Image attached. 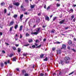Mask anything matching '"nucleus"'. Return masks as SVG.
Listing matches in <instances>:
<instances>
[{"instance_id": "nucleus-32", "label": "nucleus", "mask_w": 76, "mask_h": 76, "mask_svg": "<svg viewBox=\"0 0 76 76\" xmlns=\"http://www.w3.org/2000/svg\"><path fill=\"white\" fill-rule=\"evenodd\" d=\"M54 44H60V42H56L55 43H54Z\"/></svg>"}, {"instance_id": "nucleus-25", "label": "nucleus", "mask_w": 76, "mask_h": 76, "mask_svg": "<svg viewBox=\"0 0 76 76\" xmlns=\"http://www.w3.org/2000/svg\"><path fill=\"white\" fill-rule=\"evenodd\" d=\"M13 28V26H12L10 28V31H12V28Z\"/></svg>"}, {"instance_id": "nucleus-59", "label": "nucleus", "mask_w": 76, "mask_h": 76, "mask_svg": "<svg viewBox=\"0 0 76 76\" xmlns=\"http://www.w3.org/2000/svg\"><path fill=\"white\" fill-rule=\"evenodd\" d=\"M45 76H47V74L46 73H45Z\"/></svg>"}, {"instance_id": "nucleus-45", "label": "nucleus", "mask_w": 76, "mask_h": 76, "mask_svg": "<svg viewBox=\"0 0 76 76\" xmlns=\"http://www.w3.org/2000/svg\"><path fill=\"white\" fill-rule=\"evenodd\" d=\"M24 75L25 76H28V75L27 73H26Z\"/></svg>"}, {"instance_id": "nucleus-6", "label": "nucleus", "mask_w": 76, "mask_h": 76, "mask_svg": "<svg viewBox=\"0 0 76 76\" xmlns=\"http://www.w3.org/2000/svg\"><path fill=\"white\" fill-rule=\"evenodd\" d=\"M62 48H64V49H65L66 47V46L65 44H63L62 45Z\"/></svg>"}, {"instance_id": "nucleus-17", "label": "nucleus", "mask_w": 76, "mask_h": 76, "mask_svg": "<svg viewBox=\"0 0 76 76\" xmlns=\"http://www.w3.org/2000/svg\"><path fill=\"white\" fill-rule=\"evenodd\" d=\"M69 12L71 13H73V9H72L71 10H70Z\"/></svg>"}, {"instance_id": "nucleus-7", "label": "nucleus", "mask_w": 76, "mask_h": 76, "mask_svg": "<svg viewBox=\"0 0 76 76\" xmlns=\"http://www.w3.org/2000/svg\"><path fill=\"white\" fill-rule=\"evenodd\" d=\"M15 23V22L13 21H11L10 22V26L12 25H13V23Z\"/></svg>"}, {"instance_id": "nucleus-24", "label": "nucleus", "mask_w": 76, "mask_h": 76, "mask_svg": "<svg viewBox=\"0 0 76 76\" xmlns=\"http://www.w3.org/2000/svg\"><path fill=\"white\" fill-rule=\"evenodd\" d=\"M21 51V49H20V48H18V52H20V51Z\"/></svg>"}, {"instance_id": "nucleus-54", "label": "nucleus", "mask_w": 76, "mask_h": 76, "mask_svg": "<svg viewBox=\"0 0 76 76\" xmlns=\"http://www.w3.org/2000/svg\"><path fill=\"white\" fill-rule=\"evenodd\" d=\"M44 8H45V9H46V5H44Z\"/></svg>"}, {"instance_id": "nucleus-22", "label": "nucleus", "mask_w": 76, "mask_h": 76, "mask_svg": "<svg viewBox=\"0 0 76 76\" xmlns=\"http://www.w3.org/2000/svg\"><path fill=\"white\" fill-rule=\"evenodd\" d=\"M27 53H23V55L24 56H26L27 55Z\"/></svg>"}, {"instance_id": "nucleus-29", "label": "nucleus", "mask_w": 76, "mask_h": 76, "mask_svg": "<svg viewBox=\"0 0 76 76\" xmlns=\"http://www.w3.org/2000/svg\"><path fill=\"white\" fill-rule=\"evenodd\" d=\"M13 56V54H11L10 55H9V57H12V56Z\"/></svg>"}, {"instance_id": "nucleus-12", "label": "nucleus", "mask_w": 76, "mask_h": 76, "mask_svg": "<svg viewBox=\"0 0 76 76\" xmlns=\"http://www.w3.org/2000/svg\"><path fill=\"white\" fill-rule=\"evenodd\" d=\"M43 57H44V54H42L40 55V58H43Z\"/></svg>"}, {"instance_id": "nucleus-56", "label": "nucleus", "mask_w": 76, "mask_h": 76, "mask_svg": "<svg viewBox=\"0 0 76 76\" xmlns=\"http://www.w3.org/2000/svg\"><path fill=\"white\" fill-rule=\"evenodd\" d=\"M35 67V64H33V68L34 69V67Z\"/></svg>"}, {"instance_id": "nucleus-49", "label": "nucleus", "mask_w": 76, "mask_h": 76, "mask_svg": "<svg viewBox=\"0 0 76 76\" xmlns=\"http://www.w3.org/2000/svg\"><path fill=\"white\" fill-rule=\"evenodd\" d=\"M46 26H44V25H43L42 26V28H45V27H46Z\"/></svg>"}, {"instance_id": "nucleus-9", "label": "nucleus", "mask_w": 76, "mask_h": 76, "mask_svg": "<svg viewBox=\"0 0 76 76\" xmlns=\"http://www.w3.org/2000/svg\"><path fill=\"white\" fill-rule=\"evenodd\" d=\"M64 20H62L59 22V23H60L61 24H62V23H63L64 22Z\"/></svg>"}, {"instance_id": "nucleus-8", "label": "nucleus", "mask_w": 76, "mask_h": 76, "mask_svg": "<svg viewBox=\"0 0 76 76\" xmlns=\"http://www.w3.org/2000/svg\"><path fill=\"white\" fill-rule=\"evenodd\" d=\"M61 63L62 65H63L64 63V62L63 60H61Z\"/></svg>"}, {"instance_id": "nucleus-36", "label": "nucleus", "mask_w": 76, "mask_h": 76, "mask_svg": "<svg viewBox=\"0 0 76 76\" xmlns=\"http://www.w3.org/2000/svg\"><path fill=\"white\" fill-rule=\"evenodd\" d=\"M51 32L52 33H54V32H55V30L54 29H53L52 30H51Z\"/></svg>"}, {"instance_id": "nucleus-57", "label": "nucleus", "mask_w": 76, "mask_h": 76, "mask_svg": "<svg viewBox=\"0 0 76 76\" xmlns=\"http://www.w3.org/2000/svg\"><path fill=\"white\" fill-rule=\"evenodd\" d=\"M21 8L22 9H23L24 8L23 7V6H21Z\"/></svg>"}, {"instance_id": "nucleus-44", "label": "nucleus", "mask_w": 76, "mask_h": 76, "mask_svg": "<svg viewBox=\"0 0 76 76\" xmlns=\"http://www.w3.org/2000/svg\"><path fill=\"white\" fill-rule=\"evenodd\" d=\"M40 75L41 76H43L44 75V74L42 73L40 74Z\"/></svg>"}, {"instance_id": "nucleus-64", "label": "nucleus", "mask_w": 76, "mask_h": 76, "mask_svg": "<svg viewBox=\"0 0 76 76\" xmlns=\"http://www.w3.org/2000/svg\"><path fill=\"white\" fill-rule=\"evenodd\" d=\"M38 42V40H37L36 41V42Z\"/></svg>"}, {"instance_id": "nucleus-62", "label": "nucleus", "mask_w": 76, "mask_h": 76, "mask_svg": "<svg viewBox=\"0 0 76 76\" xmlns=\"http://www.w3.org/2000/svg\"><path fill=\"white\" fill-rule=\"evenodd\" d=\"M15 46H16V47H18V46H19V45L16 44Z\"/></svg>"}, {"instance_id": "nucleus-61", "label": "nucleus", "mask_w": 76, "mask_h": 76, "mask_svg": "<svg viewBox=\"0 0 76 76\" xmlns=\"http://www.w3.org/2000/svg\"><path fill=\"white\" fill-rule=\"evenodd\" d=\"M25 1L27 3H28V0H25Z\"/></svg>"}, {"instance_id": "nucleus-3", "label": "nucleus", "mask_w": 76, "mask_h": 76, "mask_svg": "<svg viewBox=\"0 0 76 76\" xmlns=\"http://www.w3.org/2000/svg\"><path fill=\"white\" fill-rule=\"evenodd\" d=\"M39 30H40V28H38L35 29V31L36 32H35V33H36V35H37V34H38V33H39Z\"/></svg>"}, {"instance_id": "nucleus-2", "label": "nucleus", "mask_w": 76, "mask_h": 76, "mask_svg": "<svg viewBox=\"0 0 76 76\" xmlns=\"http://www.w3.org/2000/svg\"><path fill=\"white\" fill-rule=\"evenodd\" d=\"M13 4L15 6H18L19 5V2H16L15 1L13 2Z\"/></svg>"}, {"instance_id": "nucleus-19", "label": "nucleus", "mask_w": 76, "mask_h": 76, "mask_svg": "<svg viewBox=\"0 0 76 76\" xmlns=\"http://www.w3.org/2000/svg\"><path fill=\"white\" fill-rule=\"evenodd\" d=\"M57 17H55L53 18V21H54L55 20L57 19Z\"/></svg>"}, {"instance_id": "nucleus-47", "label": "nucleus", "mask_w": 76, "mask_h": 76, "mask_svg": "<svg viewBox=\"0 0 76 76\" xmlns=\"http://www.w3.org/2000/svg\"><path fill=\"white\" fill-rule=\"evenodd\" d=\"M20 38H22L23 37L22 36V35L21 34H20Z\"/></svg>"}, {"instance_id": "nucleus-41", "label": "nucleus", "mask_w": 76, "mask_h": 76, "mask_svg": "<svg viewBox=\"0 0 76 76\" xmlns=\"http://www.w3.org/2000/svg\"><path fill=\"white\" fill-rule=\"evenodd\" d=\"M32 48H35V45H33L32 46Z\"/></svg>"}, {"instance_id": "nucleus-52", "label": "nucleus", "mask_w": 76, "mask_h": 76, "mask_svg": "<svg viewBox=\"0 0 76 76\" xmlns=\"http://www.w3.org/2000/svg\"><path fill=\"white\" fill-rule=\"evenodd\" d=\"M29 19V18H27L26 19L25 22H27V20H28V19Z\"/></svg>"}, {"instance_id": "nucleus-63", "label": "nucleus", "mask_w": 76, "mask_h": 76, "mask_svg": "<svg viewBox=\"0 0 76 76\" xmlns=\"http://www.w3.org/2000/svg\"><path fill=\"white\" fill-rule=\"evenodd\" d=\"M74 40L75 41H76V38H74Z\"/></svg>"}, {"instance_id": "nucleus-46", "label": "nucleus", "mask_w": 76, "mask_h": 76, "mask_svg": "<svg viewBox=\"0 0 76 76\" xmlns=\"http://www.w3.org/2000/svg\"><path fill=\"white\" fill-rule=\"evenodd\" d=\"M12 48L14 50H16V48L15 47H12Z\"/></svg>"}, {"instance_id": "nucleus-10", "label": "nucleus", "mask_w": 76, "mask_h": 76, "mask_svg": "<svg viewBox=\"0 0 76 76\" xmlns=\"http://www.w3.org/2000/svg\"><path fill=\"white\" fill-rule=\"evenodd\" d=\"M18 27V24H15V26L14 27V28L15 29H17V28Z\"/></svg>"}, {"instance_id": "nucleus-11", "label": "nucleus", "mask_w": 76, "mask_h": 76, "mask_svg": "<svg viewBox=\"0 0 76 76\" xmlns=\"http://www.w3.org/2000/svg\"><path fill=\"white\" fill-rule=\"evenodd\" d=\"M56 48L55 47H53L52 48V51H54L55 50H56Z\"/></svg>"}, {"instance_id": "nucleus-13", "label": "nucleus", "mask_w": 76, "mask_h": 76, "mask_svg": "<svg viewBox=\"0 0 76 76\" xmlns=\"http://www.w3.org/2000/svg\"><path fill=\"white\" fill-rule=\"evenodd\" d=\"M30 36V35H29V34L28 33H26V37H29Z\"/></svg>"}, {"instance_id": "nucleus-48", "label": "nucleus", "mask_w": 76, "mask_h": 76, "mask_svg": "<svg viewBox=\"0 0 76 76\" xmlns=\"http://www.w3.org/2000/svg\"><path fill=\"white\" fill-rule=\"evenodd\" d=\"M69 27H68L65 28V29H69Z\"/></svg>"}, {"instance_id": "nucleus-4", "label": "nucleus", "mask_w": 76, "mask_h": 76, "mask_svg": "<svg viewBox=\"0 0 76 76\" xmlns=\"http://www.w3.org/2000/svg\"><path fill=\"white\" fill-rule=\"evenodd\" d=\"M56 52L58 54H60L61 53V50L59 49L56 50Z\"/></svg>"}, {"instance_id": "nucleus-34", "label": "nucleus", "mask_w": 76, "mask_h": 76, "mask_svg": "<svg viewBox=\"0 0 76 76\" xmlns=\"http://www.w3.org/2000/svg\"><path fill=\"white\" fill-rule=\"evenodd\" d=\"M50 7L48 6L47 8V10H49V9H50Z\"/></svg>"}, {"instance_id": "nucleus-23", "label": "nucleus", "mask_w": 76, "mask_h": 76, "mask_svg": "<svg viewBox=\"0 0 76 76\" xmlns=\"http://www.w3.org/2000/svg\"><path fill=\"white\" fill-rule=\"evenodd\" d=\"M41 47V45H39L37 46L36 47V48H40Z\"/></svg>"}, {"instance_id": "nucleus-58", "label": "nucleus", "mask_w": 76, "mask_h": 76, "mask_svg": "<svg viewBox=\"0 0 76 76\" xmlns=\"http://www.w3.org/2000/svg\"><path fill=\"white\" fill-rule=\"evenodd\" d=\"M0 35H3V33H1V32H0Z\"/></svg>"}, {"instance_id": "nucleus-39", "label": "nucleus", "mask_w": 76, "mask_h": 76, "mask_svg": "<svg viewBox=\"0 0 76 76\" xmlns=\"http://www.w3.org/2000/svg\"><path fill=\"white\" fill-rule=\"evenodd\" d=\"M23 11H25L26 10V8H24L23 9H22Z\"/></svg>"}, {"instance_id": "nucleus-26", "label": "nucleus", "mask_w": 76, "mask_h": 76, "mask_svg": "<svg viewBox=\"0 0 76 76\" xmlns=\"http://www.w3.org/2000/svg\"><path fill=\"white\" fill-rule=\"evenodd\" d=\"M38 20H37V23H39V22H40V19H38Z\"/></svg>"}, {"instance_id": "nucleus-16", "label": "nucleus", "mask_w": 76, "mask_h": 76, "mask_svg": "<svg viewBox=\"0 0 76 76\" xmlns=\"http://www.w3.org/2000/svg\"><path fill=\"white\" fill-rule=\"evenodd\" d=\"M28 41L29 42H32L33 40L32 39H30L28 40Z\"/></svg>"}, {"instance_id": "nucleus-27", "label": "nucleus", "mask_w": 76, "mask_h": 76, "mask_svg": "<svg viewBox=\"0 0 76 76\" xmlns=\"http://www.w3.org/2000/svg\"><path fill=\"white\" fill-rule=\"evenodd\" d=\"M4 4H5V3H4V2H3L1 3V6H3V5H4Z\"/></svg>"}, {"instance_id": "nucleus-51", "label": "nucleus", "mask_w": 76, "mask_h": 76, "mask_svg": "<svg viewBox=\"0 0 76 76\" xmlns=\"http://www.w3.org/2000/svg\"><path fill=\"white\" fill-rule=\"evenodd\" d=\"M72 51H74V52H76V50L74 49H73L72 50Z\"/></svg>"}, {"instance_id": "nucleus-53", "label": "nucleus", "mask_w": 76, "mask_h": 76, "mask_svg": "<svg viewBox=\"0 0 76 76\" xmlns=\"http://www.w3.org/2000/svg\"><path fill=\"white\" fill-rule=\"evenodd\" d=\"M29 45V44L26 45H24V46H25L26 47H27V46H28Z\"/></svg>"}, {"instance_id": "nucleus-38", "label": "nucleus", "mask_w": 76, "mask_h": 76, "mask_svg": "<svg viewBox=\"0 0 76 76\" xmlns=\"http://www.w3.org/2000/svg\"><path fill=\"white\" fill-rule=\"evenodd\" d=\"M22 72L23 73H26V71L25 70H23L22 71Z\"/></svg>"}, {"instance_id": "nucleus-14", "label": "nucleus", "mask_w": 76, "mask_h": 76, "mask_svg": "<svg viewBox=\"0 0 76 76\" xmlns=\"http://www.w3.org/2000/svg\"><path fill=\"white\" fill-rule=\"evenodd\" d=\"M23 17V15L22 14L20 16V20H22V18Z\"/></svg>"}, {"instance_id": "nucleus-21", "label": "nucleus", "mask_w": 76, "mask_h": 76, "mask_svg": "<svg viewBox=\"0 0 76 76\" xmlns=\"http://www.w3.org/2000/svg\"><path fill=\"white\" fill-rule=\"evenodd\" d=\"M16 57H14L13 58L12 61H16Z\"/></svg>"}, {"instance_id": "nucleus-31", "label": "nucleus", "mask_w": 76, "mask_h": 76, "mask_svg": "<svg viewBox=\"0 0 76 76\" xmlns=\"http://www.w3.org/2000/svg\"><path fill=\"white\" fill-rule=\"evenodd\" d=\"M4 13H6V12H7V10L6 9H4Z\"/></svg>"}, {"instance_id": "nucleus-60", "label": "nucleus", "mask_w": 76, "mask_h": 76, "mask_svg": "<svg viewBox=\"0 0 76 76\" xmlns=\"http://www.w3.org/2000/svg\"><path fill=\"white\" fill-rule=\"evenodd\" d=\"M24 14L25 15H28V12H26L25 13H24Z\"/></svg>"}, {"instance_id": "nucleus-5", "label": "nucleus", "mask_w": 76, "mask_h": 76, "mask_svg": "<svg viewBox=\"0 0 76 76\" xmlns=\"http://www.w3.org/2000/svg\"><path fill=\"white\" fill-rule=\"evenodd\" d=\"M45 20H48V21H49V20H50L49 17L48 16H45Z\"/></svg>"}, {"instance_id": "nucleus-15", "label": "nucleus", "mask_w": 76, "mask_h": 76, "mask_svg": "<svg viewBox=\"0 0 76 76\" xmlns=\"http://www.w3.org/2000/svg\"><path fill=\"white\" fill-rule=\"evenodd\" d=\"M68 43L69 44H71L72 43V41L71 40H69V41H68Z\"/></svg>"}, {"instance_id": "nucleus-20", "label": "nucleus", "mask_w": 76, "mask_h": 76, "mask_svg": "<svg viewBox=\"0 0 76 76\" xmlns=\"http://www.w3.org/2000/svg\"><path fill=\"white\" fill-rule=\"evenodd\" d=\"M22 27H23L22 26H20V29H19L20 31H22Z\"/></svg>"}, {"instance_id": "nucleus-37", "label": "nucleus", "mask_w": 76, "mask_h": 76, "mask_svg": "<svg viewBox=\"0 0 76 76\" xmlns=\"http://www.w3.org/2000/svg\"><path fill=\"white\" fill-rule=\"evenodd\" d=\"M74 73V72H71V73H70V74H69V75H72V74H73V73Z\"/></svg>"}, {"instance_id": "nucleus-28", "label": "nucleus", "mask_w": 76, "mask_h": 76, "mask_svg": "<svg viewBox=\"0 0 76 76\" xmlns=\"http://www.w3.org/2000/svg\"><path fill=\"white\" fill-rule=\"evenodd\" d=\"M17 17H18V15H14L13 16V17H14V18H17Z\"/></svg>"}, {"instance_id": "nucleus-1", "label": "nucleus", "mask_w": 76, "mask_h": 76, "mask_svg": "<svg viewBox=\"0 0 76 76\" xmlns=\"http://www.w3.org/2000/svg\"><path fill=\"white\" fill-rule=\"evenodd\" d=\"M70 59L69 57H65L64 58L65 63H69Z\"/></svg>"}, {"instance_id": "nucleus-30", "label": "nucleus", "mask_w": 76, "mask_h": 76, "mask_svg": "<svg viewBox=\"0 0 76 76\" xmlns=\"http://www.w3.org/2000/svg\"><path fill=\"white\" fill-rule=\"evenodd\" d=\"M31 34L32 35H33V34H34V35H37V34H36V33H35V32H34V33H33V32H32L31 33Z\"/></svg>"}, {"instance_id": "nucleus-35", "label": "nucleus", "mask_w": 76, "mask_h": 76, "mask_svg": "<svg viewBox=\"0 0 76 76\" xmlns=\"http://www.w3.org/2000/svg\"><path fill=\"white\" fill-rule=\"evenodd\" d=\"M56 5H57V7H59L60 6V4H57Z\"/></svg>"}, {"instance_id": "nucleus-50", "label": "nucleus", "mask_w": 76, "mask_h": 76, "mask_svg": "<svg viewBox=\"0 0 76 76\" xmlns=\"http://www.w3.org/2000/svg\"><path fill=\"white\" fill-rule=\"evenodd\" d=\"M76 18H75L74 19H73V21L74 22H75V20H76Z\"/></svg>"}, {"instance_id": "nucleus-18", "label": "nucleus", "mask_w": 76, "mask_h": 76, "mask_svg": "<svg viewBox=\"0 0 76 76\" xmlns=\"http://www.w3.org/2000/svg\"><path fill=\"white\" fill-rule=\"evenodd\" d=\"M31 9H33L35 7V6L34 5H31Z\"/></svg>"}, {"instance_id": "nucleus-33", "label": "nucleus", "mask_w": 76, "mask_h": 76, "mask_svg": "<svg viewBox=\"0 0 76 76\" xmlns=\"http://www.w3.org/2000/svg\"><path fill=\"white\" fill-rule=\"evenodd\" d=\"M48 60V58H45L43 60L44 61H47Z\"/></svg>"}, {"instance_id": "nucleus-40", "label": "nucleus", "mask_w": 76, "mask_h": 76, "mask_svg": "<svg viewBox=\"0 0 76 76\" xmlns=\"http://www.w3.org/2000/svg\"><path fill=\"white\" fill-rule=\"evenodd\" d=\"M1 67H3V66H4L3 63H1Z\"/></svg>"}, {"instance_id": "nucleus-42", "label": "nucleus", "mask_w": 76, "mask_h": 76, "mask_svg": "<svg viewBox=\"0 0 76 76\" xmlns=\"http://www.w3.org/2000/svg\"><path fill=\"white\" fill-rule=\"evenodd\" d=\"M75 16H74V15H73L72 16H71V18L72 19H73V18H74Z\"/></svg>"}, {"instance_id": "nucleus-43", "label": "nucleus", "mask_w": 76, "mask_h": 76, "mask_svg": "<svg viewBox=\"0 0 76 76\" xmlns=\"http://www.w3.org/2000/svg\"><path fill=\"white\" fill-rule=\"evenodd\" d=\"M59 75H62V73L61 72H59Z\"/></svg>"}, {"instance_id": "nucleus-55", "label": "nucleus", "mask_w": 76, "mask_h": 76, "mask_svg": "<svg viewBox=\"0 0 76 76\" xmlns=\"http://www.w3.org/2000/svg\"><path fill=\"white\" fill-rule=\"evenodd\" d=\"M2 53H4H4H5V51H4V50H3L2 51Z\"/></svg>"}]
</instances>
